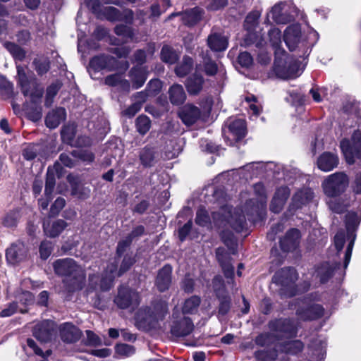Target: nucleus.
<instances>
[{
  "label": "nucleus",
  "instance_id": "35",
  "mask_svg": "<svg viewBox=\"0 0 361 361\" xmlns=\"http://www.w3.org/2000/svg\"><path fill=\"white\" fill-rule=\"evenodd\" d=\"M140 160L145 167H151L155 162V152L149 147H144L140 152Z\"/></svg>",
  "mask_w": 361,
  "mask_h": 361
},
{
  "label": "nucleus",
  "instance_id": "50",
  "mask_svg": "<svg viewBox=\"0 0 361 361\" xmlns=\"http://www.w3.org/2000/svg\"><path fill=\"white\" fill-rule=\"evenodd\" d=\"M116 353L122 357H129L135 353V349L131 345L121 343L116 345Z\"/></svg>",
  "mask_w": 361,
  "mask_h": 361
},
{
  "label": "nucleus",
  "instance_id": "2",
  "mask_svg": "<svg viewBox=\"0 0 361 361\" xmlns=\"http://www.w3.org/2000/svg\"><path fill=\"white\" fill-rule=\"evenodd\" d=\"M275 59L274 71L282 79L295 78L304 71L311 52L309 47H271Z\"/></svg>",
  "mask_w": 361,
  "mask_h": 361
},
{
  "label": "nucleus",
  "instance_id": "52",
  "mask_svg": "<svg viewBox=\"0 0 361 361\" xmlns=\"http://www.w3.org/2000/svg\"><path fill=\"white\" fill-rule=\"evenodd\" d=\"M257 61L263 65L268 64L271 59V54L267 49V47H257Z\"/></svg>",
  "mask_w": 361,
  "mask_h": 361
},
{
  "label": "nucleus",
  "instance_id": "47",
  "mask_svg": "<svg viewBox=\"0 0 361 361\" xmlns=\"http://www.w3.org/2000/svg\"><path fill=\"white\" fill-rule=\"evenodd\" d=\"M102 13L106 20L111 22L118 21L121 16V11L113 6L103 8Z\"/></svg>",
  "mask_w": 361,
  "mask_h": 361
},
{
  "label": "nucleus",
  "instance_id": "9",
  "mask_svg": "<svg viewBox=\"0 0 361 361\" xmlns=\"http://www.w3.org/2000/svg\"><path fill=\"white\" fill-rule=\"evenodd\" d=\"M260 13L255 11L250 13L245 18L244 27L246 33L244 35V45H262L261 37L255 32L258 24Z\"/></svg>",
  "mask_w": 361,
  "mask_h": 361
},
{
  "label": "nucleus",
  "instance_id": "60",
  "mask_svg": "<svg viewBox=\"0 0 361 361\" xmlns=\"http://www.w3.org/2000/svg\"><path fill=\"white\" fill-rule=\"evenodd\" d=\"M86 345L91 346H98L102 345V341L100 338L97 335H96L93 331L90 330L86 331Z\"/></svg>",
  "mask_w": 361,
  "mask_h": 361
},
{
  "label": "nucleus",
  "instance_id": "12",
  "mask_svg": "<svg viewBox=\"0 0 361 361\" xmlns=\"http://www.w3.org/2000/svg\"><path fill=\"white\" fill-rule=\"evenodd\" d=\"M55 331L54 322L50 320H44L35 325L32 334L40 342L47 343L51 340Z\"/></svg>",
  "mask_w": 361,
  "mask_h": 361
},
{
  "label": "nucleus",
  "instance_id": "34",
  "mask_svg": "<svg viewBox=\"0 0 361 361\" xmlns=\"http://www.w3.org/2000/svg\"><path fill=\"white\" fill-rule=\"evenodd\" d=\"M25 87L27 90L26 92L23 87H20L21 91L25 96H30L32 102H36L37 99L42 97L43 94V90L42 88H39L36 82L33 81L28 82L26 83Z\"/></svg>",
  "mask_w": 361,
  "mask_h": 361
},
{
  "label": "nucleus",
  "instance_id": "55",
  "mask_svg": "<svg viewBox=\"0 0 361 361\" xmlns=\"http://www.w3.org/2000/svg\"><path fill=\"white\" fill-rule=\"evenodd\" d=\"M221 239L224 243L232 250H234L236 245V240L233 233L224 231L221 233Z\"/></svg>",
  "mask_w": 361,
  "mask_h": 361
},
{
  "label": "nucleus",
  "instance_id": "4",
  "mask_svg": "<svg viewBox=\"0 0 361 361\" xmlns=\"http://www.w3.org/2000/svg\"><path fill=\"white\" fill-rule=\"evenodd\" d=\"M297 279L298 274L294 268L284 267L274 274L272 281L280 286L279 293L281 298H290L299 292L295 284Z\"/></svg>",
  "mask_w": 361,
  "mask_h": 361
},
{
  "label": "nucleus",
  "instance_id": "59",
  "mask_svg": "<svg viewBox=\"0 0 361 361\" xmlns=\"http://www.w3.org/2000/svg\"><path fill=\"white\" fill-rule=\"evenodd\" d=\"M17 73L18 83L20 85V87H23L25 89V92H26L27 91L25 87L26 83L31 80L28 79L23 67L18 66Z\"/></svg>",
  "mask_w": 361,
  "mask_h": 361
},
{
  "label": "nucleus",
  "instance_id": "13",
  "mask_svg": "<svg viewBox=\"0 0 361 361\" xmlns=\"http://www.w3.org/2000/svg\"><path fill=\"white\" fill-rule=\"evenodd\" d=\"M90 67L95 71L102 70L113 71L118 68V63L117 59L113 56L100 55L91 59Z\"/></svg>",
  "mask_w": 361,
  "mask_h": 361
},
{
  "label": "nucleus",
  "instance_id": "26",
  "mask_svg": "<svg viewBox=\"0 0 361 361\" xmlns=\"http://www.w3.org/2000/svg\"><path fill=\"white\" fill-rule=\"evenodd\" d=\"M314 197V194L310 189L299 190L293 195L290 209H297L308 203Z\"/></svg>",
  "mask_w": 361,
  "mask_h": 361
},
{
  "label": "nucleus",
  "instance_id": "7",
  "mask_svg": "<svg viewBox=\"0 0 361 361\" xmlns=\"http://www.w3.org/2000/svg\"><path fill=\"white\" fill-rule=\"evenodd\" d=\"M117 271V263L112 262L107 265L102 279H100L99 284L97 283L99 278L97 276L93 274L89 276L90 286L93 290L99 288L102 291H107L113 286V282L116 276Z\"/></svg>",
  "mask_w": 361,
  "mask_h": 361
},
{
  "label": "nucleus",
  "instance_id": "1",
  "mask_svg": "<svg viewBox=\"0 0 361 361\" xmlns=\"http://www.w3.org/2000/svg\"><path fill=\"white\" fill-rule=\"evenodd\" d=\"M266 207L267 197L260 195L247 200L242 209H233L228 205L221 207L212 213L213 223L219 228L229 225L235 232L240 233L247 228L246 216L253 223L262 221L266 214Z\"/></svg>",
  "mask_w": 361,
  "mask_h": 361
},
{
  "label": "nucleus",
  "instance_id": "53",
  "mask_svg": "<svg viewBox=\"0 0 361 361\" xmlns=\"http://www.w3.org/2000/svg\"><path fill=\"white\" fill-rule=\"evenodd\" d=\"M345 243V234L343 230L338 231L334 236V245L338 254L343 250Z\"/></svg>",
  "mask_w": 361,
  "mask_h": 361
},
{
  "label": "nucleus",
  "instance_id": "46",
  "mask_svg": "<svg viewBox=\"0 0 361 361\" xmlns=\"http://www.w3.org/2000/svg\"><path fill=\"white\" fill-rule=\"evenodd\" d=\"M195 222L201 226H207L211 223L210 216L207 211L203 208L200 207L196 213Z\"/></svg>",
  "mask_w": 361,
  "mask_h": 361
},
{
  "label": "nucleus",
  "instance_id": "56",
  "mask_svg": "<svg viewBox=\"0 0 361 361\" xmlns=\"http://www.w3.org/2000/svg\"><path fill=\"white\" fill-rule=\"evenodd\" d=\"M161 89V82L158 79L151 80L146 87V90L150 96H154L158 94Z\"/></svg>",
  "mask_w": 361,
  "mask_h": 361
},
{
  "label": "nucleus",
  "instance_id": "3",
  "mask_svg": "<svg viewBox=\"0 0 361 361\" xmlns=\"http://www.w3.org/2000/svg\"><path fill=\"white\" fill-rule=\"evenodd\" d=\"M54 273L63 278L62 283L68 293L82 290L86 281L85 269L72 258L59 259L54 262Z\"/></svg>",
  "mask_w": 361,
  "mask_h": 361
},
{
  "label": "nucleus",
  "instance_id": "18",
  "mask_svg": "<svg viewBox=\"0 0 361 361\" xmlns=\"http://www.w3.org/2000/svg\"><path fill=\"white\" fill-rule=\"evenodd\" d=\"M340 269V263L330 264L329 262H324L317 267L314 276L319 279L321 283H325Z\"/></svg>",
  "mask_w": 361,
  "mask_h": 361
},
{
  "label": "nucleus",
  "instance_id": "10",
  "mask_svg": "<svg viewBox=\"0 0 361 361\" xmlns=\"http://www.w3.org/2000/svg\"><path fill=\"white\" fill-rule=\"evenodd\" d=\"M114 302L121 309L131 307L134 309L140 303V296L138 292L128 287H121Z\"/></svg>",
  "mask_w": 361,
  "mask_h": 361
},
{
  "label": "nucleus",
  "instance_id": "25",
  "mask_svg": "<svg viewBox=\"0 0 361 361\" xmlns=\"http://www.w3.org/2000/svg\"><path fill=\"white\" fill-rule=\"evenodd\" d=\"M180 118L187 126L194 124L200 116V110L192 104H187L178 113Z\"/></svg>",
  "mask_w": 361,
  "mask_h": 361
},
{
  "label": "nucleus",
  "instance_id": "16",
  "mask_svg": "<svg viewBox=\"0 0 361 361\" xmlns=\"http://www.w3.org/2000/svg\"><path fill=\"white\" fill-rule=\"evenodd\" d=\"M269 328L274 332L283 333L290 337L296 336L297 328L294 321L290 319H279L270 321Z\"/></svg>",
  "mask_w": 361,
  "mask_h": 361
},
{
  "label": "nucleus",
  "instance_id": "54",
  "mask_svg": "<svg viewBox=\"0 0 361 361\" xmlns=\"http://www.w3.org/2000/svg\"><path fill=\"white\" fill-rule=\"evenodd\" d=\"M53 250V244L50 241H42L39 246L40 257L43 259H47Z\"/></svg>",
  "mask_w": 361,
  "mask_h": 361
},
{
  "label": "nucleus",
  "instance_id": "6",
  "mask_svg": "<svg viewBox=\"0 0 361 361\" xmlns=\"http://www.w3.org/2000/svg\"><path fill=\"white\" fill-rule=\"evenodd\" d=\"M340 147L348 164H354L355 159H361V130H354L350 140L343 139Z\"/></svg>",
  "mask_w": 361,
  "mask_h": 361
},
{
  "label": "nucleus",
  "instance_id": "57",
  "mask_svg": "<svg viewBox=\"0 0 361 361\" xmlns=\"http://www.w3.org/2000/svg\"><path fill=\"white\" fill-rule=\"evenodd\" d=\"M220 299V304L219 307V314L222 316L226 315L231 308V298L228 295L219 298Z\"/></svg>",
  "mask_w": 361,
  "mask_h": 361
},
{
  "label": "nucleus",
  "instance_id": "31",
  "mask_svg": "<svg viewBox=\"0 0 361 361\" xmlns=\"http://www.w3.org/2000/svg\"><path fill=\"white\" fill-rule=\"evenodd\" d=\"M66 111L63 108H59L49 113L46 117V126L49 128H56L61 121L65 118Z\"/></svg>",
  "mask_w": 361,
  "mask_h": 361
},
{
  "label": "nucleus",
  "instance_id": "36",
  "mask_svg": "<svg viewBox=\"0 0 361 361\" xmlns=\"http://www.w3.org/2000/svg\"><path fill=\"white\" fill-rule=\"evenodd\" d=\"M202 13V9L197 7L185 11L182 18L183 23L190 26L195 25L201 19Z\"/></svg>",
  "mask_w": 361,
  "mask_h": 361
},
{
  "label": "nucleus",
  "instance_id": "22",
  "mask_svg": "<svg viewBox=\"0 0 361 361\" xmlns=\"http://www.w3.org/2000/svg\"><path fill=\"white\" fill-rule=\"evenodd\" d=\"M60 337L67 343H73L78 341L81 337L80 330L71 323H64L59 327Z\"/></svg>",
  "mask_w": 361,
  "mask_h": 361
},
{
  "label": "nucleus",
  "instance_id": "42",
  "mask_svg": "<svg viewBox=\"0 0 361 361\" xmlns=\"http://www.w3.org/2000/svg\"><path fill=\"white\" fill-rule=\"evenodd\" d=\"M193 61L190 56H184L183 62L178 66L176 69V73L179 77H183L190 72L192 68Z\"/></svg>",
  "mask_w": 361,
  "mask_h": 361
},
{
  "label": "nucleus",
  "instance_id": "61",
  "mask_svg": "<svg viewBox=\"0 0 361 361\" xmlns=\"http://www.w3.org/2000/svg\"><path fill=\"white\" fill-rule=\"evenodd\" d=\"M270 45H279L281 43V31L276 27L271 29L268 32Z\"/></svg>",
  "mask_w": 361,
  "mask_h": 361
},
{
  "label": "nucleus",
  "instance_id": "45",
  "mask_svg": "<svg viewBox=\"0 0 361 361\" xmlns=\"http://www.w3.org/2000/svg\"><path fill=\"white\" fill-rule=\"evenodd\" d=\"M150 125V120L145 115H140L136 119L137 130L142 135H145L149 131Z\"/></svg>",
  "mask_w": 361,
  "mask_h": 361
},
{
  "label": "nucleus",
  "instance_id": "15",
  "mask_svg": "<svg viewBox=\"0 0 361 361\" xmlns=\"http://www.w3.org/2000/svg\"><path fill=\"white\" fill-rule=\"evenodd\" d=\"M27 256V249L21 242L13 243L6 252V258L8 263L16 264L24 261Z\"/></svg>",
  "mask_w": 361,
  "mask_h": 361
},
{
  "label": "nucleus",
  "instance_id": "28",
  "mask_svg": "<svg viewBox=\"0 0 361 361\" xmlns=\"http://www.w3.org/2000/svg\"><path fill=\"white\" fill-rule=\"evenodd\" d=\"M67 223L62 220L58 219L51 224L44 222L43 228L45 234L50 238H55L66 228Z\"/></svg>",
  "mask_w": 361,
  "mask_h": 361
},
{
  "label": "nucleus",
  "instance_id": "8",
  "mask_svg": "<svg viewBox=\"0 0 361 361\" xmlns=\"http://www.w3.org/2000/svg\"><path fill=\"white\" fill-rule=\"evenodd\" d=\"M295 8L291 2L280 1L270 10L269 16L278 24H286L293 19Z\"/></svg>",
  "mask_w": 361,
  "mask_h": 361
},
{
  "label": "nucleus",
  "instance_id": "41",
  "mask_svg": "<svg viewBox=\"0 0 361 361\" xmlns=\"http://www.w3.org/2000/svg\"><path fill=\"white\" fill-rule=\"evenodd\" d=\"M56 184L55 173L53 169L48 168L45 183V196L51 198Z\"/></svg>",
  "mask_w": 361,
  "mask_h": 361
},
{
  "label": "nucleus",
  "instance_id": "39",
  "mask_svg": "<svg viewBox=\"0 0 361 361\" xmlns=\"http://www.w3.org/2000/svg\"><path fill=\"white\" fill-rule=\"evenodd\" d=\"M201 299L197 295L191 296L185 300L182 307L183 314H194L197 311Z\"/></svg>",
  "mask_w": 361,
  "mask_h": 361
},
{
  "label": "nucleus",
  "instance_id": "49",
  "mask_svg": "<svg viewBox=\"0 0 361 361\" xmlns=\"http://www.w3.org/2000/svg\"><path fill=\"white\" fill-rule=\"evenodd\" d=\"M72 195L79 199L85 200L90 197V189L82 185H76L72 188Z\"/></svg>",
  "mask_w": 361,
  "mask_h": 361
},
{
  "label": "nucleus",
  "instance_id": "19",
  "mask_svg": "<svg viewBox=\"0 0 361 361\" xmlns=\"http://www.w3.org/2000/svg\"><path fill=\"white\" fill-rule=\"evenodd\" d=\"M193 329L194 324L191 319L184 317L173 322L171 328V333L176 337H185L190 334Z\"/></svg>",
  "mask_w": 361,
  "mask_h": 361
},
{
  "label": "nucleus",
  "instance_id": "37",
  "mask_svg": "<svg viewBox=\"0 0 361 361\" xmlns=\"http://www.w3.org/2000/svg\"><path fill=\"white\" fill-rule=\"evenodd\" d=\"M152 312L154 314V317H157V320H161L164 318V317L168 314V303L167 302L158 300L152 302Z\"/></svg>",
  "mask_w": 361,
  "mask_h": 361
},
{
  "label": "nucleus",
  "instance_id": "20",
  "mask_svg": "<svg viewBox=\"0 0 361 361\" xmlns=\"http://www.w3.org/2000/svg\"><path fill=\"white\" fill-rule=\"evenodd\" d=\"M300 232L297 228H291L288 231L285 236L281 239L280 245L284 252H290L295 250L299 245Z\"/></svg>",
  "mask_w": 361,
  "mask_h": 361
},
{
  "label": "nucleus",
  "instance_id": "62",
  "mask_svg": "<svg viewBox=\"0 0 361 361\" xmlns=\"http://www.w3.org/2000/svg\"><path fill=\"white\" fill-rule=\"evenodd\" d=\"M16 60L22 61L25 57V51L22 47H6Z\"/></svg>",
  "mask_w": 361,
  "mask_h": 361
},
{
  "label": "nucleus",
  "instance_id": "63",
  "mask_svg": "<svg viewBox=\"0 0 361 361\" xmlns=\"http://www.w3.org/2000/svg\"><path fill=\"white\" fill-rule=\"evenodd\" d=\"M66 204V201L62 197H58L50 209V214L51 216L57 215L59 212L63 208Z\"/></svg>",
  "mask_w": 361,
  "mask_h": 361
},
{
  "label": "nucleus",
  "instance_id": "51",
  "mask_svg": "<svg viewBox=\"0 0 361 361\" xmlns=\"http://www.w3.org/2000/svg\"><path fill=\"white\" fill-rule=\"evenodd\" d=\"M20 218V213L18 210L13 211L6 214L4 219V224L7 227L16 226L18 224L19 219Z\"/></svg>",
  "mask_w": 361,
  "mask_h": 361
},
{
  "label": "nucleus",
  "instance_id": "24",
  "mask_svg": "<svg viewBox=\"0 0 361 361\" xmlns=\"http://www.w3.org/2000/svg\"><path fill=\"white\" fill-rule=\"evenodd\" d=\"M339 162L338 156L332 152H326L317 159L318 168L324 172H329L336 168Z\"/></svg>",
  "mask_w": 361,
  "mask_h": 361
},
{
  "label": "nucleus",
  "instance_id": "29",
  "mask_svg": "<svg viewBox=\"0 0 361 361\" xmlns=\"http://www.w3.org/2000/svg\"><path fill=\"white\" fill-rule=\"evenodd\" d=\"M301 29L299 25L293 24L288 26L283 35V40L286 45H291L300 42Z\"/></svg>",
  "mask_w": 361,
  "mask_h": 361
},
{
  "label": "nucleus",
  "instance_id": "23",
  "mask_svg": "<svg viewBox=\"0 0 361 361\" xmlns=\"http://www.w3.org/2000/svg\"><path fill=\"white\" fill-rule=\"evenodd\" d=\"M228 139L231 140L230 145H232L233 140L238 141L243 139L246 133V126L244 120L238 118L229 121L228 123Z\"/></svg>",
  "mask_w": 361,
  "mask_h": 361
},
{
  "label": "nucleus",
  "instance_id": "40",
  "mask_svg": "<svg viewBox=\"0 0 361 361\" xmlns=\"http://www.w3.org/2000/svg\"><path fill=\"white\" fill-rule=\"evenodd\" d=\"M179 54L172 49V47H163L161 52V60L170 64L175 63L179 59Z\"/></svg>",
  "mask_w": 361,
  "mask_h": 361
},
{
  "label": "nucleus",
  "instance_id": "44",
  "mask_svg": "<svg viewBox=\"0 0 361 361\" xmlns=\"http://www.w3.org/2000/svg\"><path fill=\"white\" fill-rule=\"evenodd\" d=\"M208 45H228V37L224 32H212L207 39Z\"/></svg>",
  "mask_w": 361,
  "mask_h": 361
},
{
  "label": "nucleus",
  "instance_id": "64",
  "mask_svg": "<svg viewBox=\"0 0 361 361\" xmlns=\"http://www.w3.org/2000/svg\"><path fill=\"white\" fill-rule=\"evenodd\" d=\"M239 64L243 67H249L252 63V57L248 52L240 53L238 57Z\"/></svg>",
  "mask_w": 361,
  "mask_h": 361
},
{
  "label": "nucleus",
  "instance_id": "27",
  "mask_svg": "<svg viewBox=\"0 0 361 361\" xmlns=\"http://www.w3.org/2000/svg\"><path fill=\"white\" fill-rule=\"evenodd\" d=\"M169 98L173 105L179 106L186 99V94L181 85L174 84L169 90Z\"/></svg>",
  "mask_w": 361,
  "mask_h": 361
},
{
  "label": "nucleus",
  "instance_id": "33",
  "mask_svg": "<svg viewBox=\"0 0 361 361\" xmlns=\"http://www.w3.org/2000/svg\"><path fill=\"white\" fill-rule=\"evenodd\" d=\"M303 348V343L299 340L286 342L279 345L280 351L290 355L298 354L302 350Z\"/></svg>",
  "mask_w": 361,
  "mask_h": 361
},
{
  "label": "nucleus",
  "instance_id": "21",
  "mask_svg": "<svg viewBox=\"0 0 361 361\" xmlns=\"http://www.w3.org/2000/svg\"><path fill=\"white\" fill-rule=\"evenodd\" d=\"M209 49L206 50L207 57L204 58L203 71L208 76H213L219 71V67L215 61L211 60V53L221 52L226 50L227 47H208Z\"/></svg>",
  "mask_w": 361,
  "mask_h": 361
},
{
  "label": "nucleus",
  "instance_id": "58",
  "mask_svg": "<svg viewBox=\"0 0 361 361\" xmlns=\"http://www.w3.org/2000/svg\"><path fill=\"white\" fill-rule=\"evenodd\" d=\"M130 240H128L126 237L120 240L118 243L116 250V255L117 257H121L124 253L126 252V250L130 247L131 245Z\"/></svg>",
  "mask_w": 361,
  "mask_h": 361
},
{
  "label": "nucleus",
  "instance_id": "30",
  "mask_svg": "<svg viewBox=\"0 0 361 361\" xmlns=\"http://www.w3.org/2000/svg\"><path fill=\"white\" fill-rule=\"evenodd\" d=\"M203 83V77L195 73L188 78L185 86L190 94L197 95L202 90Z\"/></svg>",
  "mask_w": 361,
  "mask_h": 361
},
{
  "label": "nucleus",
  "instance_id": "43",
  "mask_svg": "<svg viewBox=\"0 0 361 361\" xmlns=\"http://www.w3.org/2000/svg\"><path fill=\"white\" fill-rule=\"evenodd\" d=\"M62 83L59 80H56L51 83L47 88L46 92L45 104L47 106L51 105L53 99L61 89Z\"/></svg>",
  "mask_w": 361,
  "mask_h": 361
},
{
  "label": "nucleus",
  "instance_id": "17",
  "mask_svg": "<svg viewBox=\"0 0 361 361\" xmlns=\"http://www.w3.org/2000/svg\"><path fill=\"white\" fill-rule=\"evenodd\" d=\"M172 282V267L169 264L164 265L158 271L154 285L159 292L169 290Z\"/></svg>",
  "mask_w": 361,
  "mask_h": 361
},
{
  "label": "nucleus",
  "instance_id": "5",
  "mask_svg": "<svg viewBox=\"0 0 361 361\" xmlns=\"http://www.w3.org/2000/svg\"><path fill=\"white\" fill-rule=\"evenodd\" d=\"M349 184V178L343 172H336L328 176L322 182L324 193L329 197H336L345 192Z\"/></svg>",
  "mask_w": 361,
  "mask_h": 361
},
{
  "label": "nucleus",
  "instance_id": "48",
  "mask_svg": "<svg viewBox=\"0 0 361 361\" xmlns=\"http://www.w3.org/2000/svg\"><path fill=\"white\" fill-rule=\"evenodd\" d=\"M35 69L38 75H42L49 70V61L46 58H38L33 61Z\"/></svg>",
  "mask_w": 361,
  "mask_h": 361
},
{
  "label": "nucleus",
  "instance_id": "14",
  "mask_svg": "<svg viewBox=\"0 0 361 361\" xmlns=\"http://www.w3.org/2000/svg\"><path fill=\"white\" fill-rule=\"evenodd\" d=\"M135 320L136 326L143 330H148L154 327L158 322L150 307L140 309L135 314Z\"/></svg>",
  "mask_w": 361,
  "mask_h": 361
},
{
  "label": "nucleus",
  "instance_id": "11",
  "mask_svg": "<svg viewBox=\"0 0 361 361\" xmlns=\"http://www.w3.org/2000/svg\"><path fill=\"white\" fill-rule=\"evenodd\" d=\"M324 309L319 304L310 303L306 300L300 301L299 307L296 310L298 318L304 320H314L324 316Z\"/></svg>",
  "mask_w": 361,
  "mask_h": 361
},
{
  "label": "nucleus",
  "instance_id": "32",
  "mask_svg": "<svg viewBox=\"0 0 361 361\" xmlns=\"http://www.w3.org/2000/svg\"><path fill=\"white\" fill-rule=\"evenodd\" d=\"M130 76L134 89L142 87L147 79L145 71L140 66H135L130 71Z\"/></svg>",
  "mask_w": 361,
  "mask_h": 361
},
{
  "label": "nucleus",
  "instance_id": "38",
  "mask_svg": "<svg viewBox=\"0 0 361 361\" xmlns=\"http://www.w3.org/2000/svg\"><path fill=\"white\" fill-rule=\"evenodd\" d=\"M135 262V257L133 255V253H126L124 255L119 268H117V276H121L123 274L127 272L133 266ZM114 262H116V261ZM116 263L118 264L117 262Z\"/></svg>",
  "mask_w": 361,
  "mask_h": 361
}]
</instances>
